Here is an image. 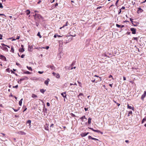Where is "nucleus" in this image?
<instances>
[{
  "label": "nucleus",
  "instance_id": "obj_1",
  "mask_svg": "<svg viewBox=\"0 0 146 146\" xmlns=\"http://www.w3.org/2000/svg\"><path fill=\"white\" fill-rule=\"evenodd\" d=\"M66 92H64L63 93H61V95L64 97V100L65 102V98H67V95L66 94Z\"/></svg>",
  "mask_w": 146,
  "mask_h": 146
},
{
  "label": "nucleus",
  "instance_id": "obj_2",
  "mask_svg": "<svg viewBox=\"0 0 146 146\" xmlns=\"http://www.w3.org/2000/svg\"><path fill=\"white\" fill-rule=\"evenodd\" d=\"M89 129H90L92 130L93 131L95 132H97V133H101V134H103V132H101L100 131L98 130H95L93 128H91V127H89L88 128Z\"/></svg>",
  "mask_w": 146,
  "mask_h": 146
},
{
  "label": "nucleus",
  "instance_id": "obj_3",
  "mask_svg": "<svg viewBox=\"0 0 146 146\" xmlns=\"http://www.w3.org/2000/svg\"><path fill=\"white\" fill-rule=\"evenodd\" d=\"M34 17L35 18H37L39 19H42L43 17L42 16L39 14H35L34 15Z\"/></svg>",
  "mask_w": 146,
  "mask_h": 146
},
{
  "label": "nucleus",
  "instance_id": "obj_4",
  "mask_svg": "<svg viewBox=\"0 0 146 146\" xmlns=\"http://www.w3.org/2000/svg\"><path fill=\"white\" fill-rule=\"evenodd\" d=\"M52 73L53 75L55 76L57 78H60V76L58 73H55L54 72H53Z\"/></svg>",
  "mask_w": 146,
  "mask_h": 146
},
{
  "label": "nucleus",
  "instance_id": "obj_5",
  "mask_svg": "<svg viewBox=\"0 0 146 146\" xmlns=\"http://www.w3.org/2000/svg\"><path fill=\"white\" fill-rule=\"evenodd\" d=\"M130 30L132 31V34H134L136 33V29L134 28H131L130 29Z\"/></svg>",
  "mask_w": 146,
  "mask_h": 146
},
{
  "label": "nucleus",
  "instance_id": "obj_6",
  "mask_svg": "<svg viewBox=\"0 0 146 146\" xmlns=\"http://www.w3.org/2000/svg\"><path fill=\"white\" fill-rule=\"evenodd\" d=\"M146 96V92L145 91L143 94L141 96V99L142 100H143L144 98Z\"/></svg>",
  "mask_w": 146,
  "mask_h": 146
},
{
  "label": "nucleus",
  "instance_id": "obj_7",
  "mask_svg": "<svg viewBox=\"0 0 146 146\" xmlns=\"http://www.w3.org/2000/svg\"><path fill=\"white\" fill-rule=\"evenodd\" d=\"M0 47H1V48L3 50L7 52H8V48L5 46L1 47V46H0Z\"/></svg>",
  "mask_w": 146,
  "mask_h": 146
},
{
  "label": "nucleus",
  "instance_id": "obj_8",
  "mask_svg": "<svg viewBox=\"0 0 146 146\" xmlns=\"http://www.w3.org/2000/svg\"><path fill=\"white\" fill-rule=\"evenodd\" d=\"M29 78L27 76H24L20 79V81H22L25 80H28Z\"/></svg>",
  "mask_w": 146,
  "mask_h": 146
},
{
  "label": "nucleus",
  "instance_id": "obj_9",
  "mask_svg": "<svg viewBox=\"0 0 146 146\" xmlns=\"http://www.w3.org/2000/svg\"><path fill=\"white\" fill-rule=\"evenodd\" d=\"M1 59L2 60L5 61H6V58L4 56L2 55H1L0 56Z\"/></svg>",
  "mask_w": 146,
  "mask_h": 146
},
{
  "label": "nucleus",
  "instance_id": "obj_10",
  "mask_svg": "<svg viewBox=\"0 0 146 146\" xmlns=\"http://www.w3.org/2000/svg\"><path fill=\"white\" fill-rule=\"evenodd\" d=\"M88 133H89L88 132L87 133H82L81 134V137H84L86 136V135H87Z\"/></svg>",
  "mask_w": 146,
  "mask_h": 146
},
{
  "label": "nucleus",
  "instance_id": "obj_11",
  "mask_svg": "<svg viewBox=\"0 0 146 146\" xmlns=\"http://www.w3.org/2000/svg\"><path fill=\"white\" fill-rule=\"evenodd\" d=\"M46 67L48 68H50L52 70L54 69V67L53 66H50L49 65H47L46 66Z\"/></svg>",
  "mask_w": 146,
  "mask_h": 146
},
{
  "label": "nucleus",
  "instance_id": "obj_12",
  "mask_svg": "<svg viewBox=\"0 0 146 146\" xmlns=\"http://www.w3.org/2000/svg\"><path fill=\"white\" fill-rule=\"evenodd\" d=\"M50 80V79L49 78H47V79L44 81V84L46 85H48V82Z\"/></svg>",
  "mask_w": 146,
  "mask_h": 146
},
{
  "label": "nucleus",
  "instance_id": "obj_13",
  "mask_svg": "<svg viewBox=\"0 0 146 146\" xmlns=\"http://www.w3.org/2000/svg\"><path fill=\"white\" fill-rule=\"evenodd\" d=\"M143 10L140 8H139L137 10V12L138 13H140L143 12Z\"/></svg>",
  "mask_w": 146,
  "mask_h": 146
},
{
  "label": "nucleus",
  "instance_id": "obj_14",
  "mask_svg": "<svg viewBox=\"0 0 146 146\" xmlns=\"http://www.w3.org/2000/svg\"><path fill=\"white\" fill-rule=\"evenodd\" d=\"M127 108L129 109H131L133 110H134V108L133 107H131V106H129V104H127Z\"/></svg>",
  "mask_w": 146,
  "mask_h": 146
},
{
  "label": "nucleus",
  "instance_id": "obj_15",
  "mask_svg": "<svg viewBox=\"0 0 146 146\" xmlns=\"http://www.w3.org/2000/svg\"><path fill=\"white\" fill-rule=\"evenodd\" d=\"M80 119H81L82 121H85L84 120V119H87L86 118L85 116V115L81 117L80 118Z\"/></svg>",
  "mask_w": 146,
  "mask_h": 146
},
{
  "label": "nucleus",
  "instance_id": "obj_16",
  "mask_svg": "<svg viewBox=\"0 0 146 146\" xmlns=\"http://www.w3.org/2000/svg\"><path fill=\"white\" fill-rule=\"evenodd\" d=\"M33 49V47L32 46H29L28 48V50L29 51H32Z\"/></svg>",
  "mask_w": 146,
  "mask_h": 146
},
{
  "label": "nucleus",
  "instance_id": "obj_17",
  "mask_svg": "<svg viewBox=\"0 0 146 146\" xmlns=\"http://www.w3.org/2000/svg\"><path fill=\"white\" fill-rule=\"evenodd\" d=\"M130 21H131L132 24L134 26H137V25L136 24H133V23H135V22H133V19H132L131 18H130Z\"/></svg>",
  "mask_w": 146,
  "mask_h": 146
},
{
  "label": "nucleus",
  "instance_id": "obj_18",
  "mask_svg": "<svg viewBox=\"0 0 146 146\" xmlns=\"http://www.w3.org/2000/svg\"><path fill=\"white\" fill-rule=\"evenodd\" d=\"M82 123H81V125H82L83 126H85L87 124V122H86L85 121H82Z\"/></svg>",
  "mask_w": 146,
  "mask_h": 146
},
{
  "label": "nucleus",
  "instance_id": "obj_19",
  "mask_svg": "<svg viewBox=\"0 0 146 146\" xmlns=\"http://www.w3.org/2000/svg\"><path fill=\"white\" fill-rule=\"evenodd\" d=\"M25 50L23 48H20L19 49V51L21 52H23Z\"/></svg>",
  "mask_w": 146,
  "mask_h": 146
},
{
  "label": "nucleus",
  "instance_id": "obj_20",
  "mask_svg": "<svg viewBox=\"0 0 146 146\" xmlns=\"http://www.w3.org/2000/svg\"><path fill=\"white\" fill-rule=\"evenodd\" d=\"M23 100V99L22 98L21 99L20 101L19 102V105L20 106H21L22 104V101Z\"/></svg>",
  "mask_w": 146,
  "mask_h": 146
},
{
  "label": "nucleus",
  "instance_id": "obj_21",
  "mask_svg": "<svg viewBox=\"0 0 146 146\" xmlns=\"http://www.w3.org/2000/svg\"><path fill=\"white\" fill-rule=\"evenodd\" d=\"M46 91V90H44L43 89H40V92L43 94H44V92Z\"/></svg>",
  "mask_w": 146,
  "mask_h": 146
},
{
  "label": "nucleus",
  "instance_id": "obj_22",
  "mask_svg": "<svg viewBox=\"0 0 146 146\" xmlns=\"http://www.w3.org/2000/svg\"><path fill=\"white\" fill-rule=\"evenodd\" d=\"M92 119L91 118L89 117L88 119V124H90L91 123V121Z\"/></svg>",
  "mask_w": 146,
  "mask_h": 146
},
{
  "label": "nucleus",
  "instance_id": "obj_23",
  "mask_svg": "<svg viewBox=\"0 0 146 146\" xmlns=\"http://www.w3.org/2000/svg\"><path fill=\"white\" fill-rule=\"evenodd\" d=\"M31 72L28 71H25L23 72L24 74H31Z\"/></svg>",
  "mask_w": 146,
  "mask_h": 146
},
{
  "label": "nucleus",
  "instance_id": "obj_24",
  "mask_svg": "<svg viewBox=\"0 0 146 146\" xmlns=\"http://www.w3.org/2000/svg\"><path fill=\"white\" fill-rule=\"evenodd\" d=\"M31 121L30 120H28L27 122V124H29V126H30L31 125Z\"/></svg>",
  "mask_w": 146,
  "mask_h": 146
},
{
  "label": "nucleus",
  "instance_id": "obj_25",
  "mask_svg": "<svg viewBox=\"0 0 146 146\" xmlns=\"http://www.w3.org/2000/svg\"><path fill=\"white\" fill-rule=\"evenodd\" d=\"M27 67L29 70L32 71V68L31 67L27 66Z\"/></svg>",
  "mask_w": 146,
  "mask_h": 146
},
{
  "label": "nucleus",
  "instance_id": "obj_26",
  "mask_svg": "<svg viewBox=\"0 0 146 146\" xmlns=\"http://www.w3.org/2000/svg\"><path fill=\"white\" fill-rule=\"evenodd\" d=\"M145 121H146V117H145V118H144L143 119V120H142V121H141V123H143Z\"/></svg>",
  "mask_w": 146,
  "mask_h": 146
},
{
  "label": "nucleus",
  "instance_id": "obj_27",
  "mask_svg": "<svg viewBox=\"0 0 146 146\" xmlns=\"http://www.w3.org/2000/svg\"><path fill=\"white\" fill-rule=\"evenodd\" d=\"M26 12H27L26 13L27 15H29L30 13V11L29 10H27L26 11Z\"/></svg>",
  "mask_w": 146,
  "mask_h": 146
},
{
  "label": "nucleus",
  "instance_id": "obj_28",
  "mask_svg": "<svg viewBox=\"0 0 146 146\" xmlns=\"http://www.w3.org/2000/svg\"><path fill=\"white\" fill-rule=\"evenodd\" d=\"M45 108V106H44V108L43 109V111H44L45 113H46L47 112V109L46 108Z\"/></svg>",
  "mask_w": 146,
  "mask_h": 146
},
{
  "label": "nucleus",
  "instance_id": "obj_29",
  "mask_svg": "<svg viewBox=\"0 0 146 146\" xmlns=\"http://www.w3.org/2000/svg\"><path fill=\"white\" fill-rule=\"evenodd\" d=\"M37 97V96L34 94H33L32 95V97L33 98H36Z\"/></svg>",
  "mask_w": 146,
  "mask_h": 146
},
{
  "label": "nucleus",
  "instance_id": "obj_30",
  "mask_svg": "<svg viewBox=\"0 0 146 146\" xmlns=\"http://www.w3.org/2000/svg\"><path fill=\"white\" fill-rule=\"evenodd\" d=\"M94 77H97L98 78H99L100 79V80H98V81H101L102 80L101 79V78L100 77H99L98 76H97V75H95L94 76Z\"/></svg>",
  "mask_w": 146,
  "mask_h": 146
},
{
  "label": "nucleus",
  "instance_id": "obj_31",
  "mask_svg": "<svg viewBox=\"0 0 146 146\" xmlns=\"http://www.w3.org/2000/svg\"><path fill=\"white\" fill-rule=\"evenodd\" d=\"M70 115L72 117H76V115L74 114H73L72 113H71L70 114Z\"/></svg>",
  "mask_w": 146,
  "mask_h": 146
},
{
  "label": "nucleus",
  "instance_id": "obj_32",
  "mask_svg": "<svg viewBox=\"0 0 146 146\" xmlns=\"http://www.w3.org/2000/svg\"><path fill=\"white\" fill-rule=\"evenodd\" d=\"M11 52H12L13 53H14V48H13V46H12L11 47Z\"/></svg>",
  "mask_w": 146,
  "mask_h": 146
},
{
  "label": "nucleus",
  "instance_id": "obj_33",
  "mask_svg": "<svg viewBox=\"0 0 146 146\" xmlns=\"http://www.w3.org/2000/svg\"><path fill=\"white\" fill-rule=\"evenodd\" d=\"M37 36H39L40 38H41L42 37V36H41L40 32H38L37 34Z\"/></svg>",
  "mask_w": 146,
  "mask_h": 146
},
{
  "label": "nucleus",
  "instance_id": "obj_34",
  "mask_svg": "<svg viewBox=\"0 0 146 146\" xmlns=\"http://www.w3.org/2000/svg\"><path fill=\"white\" fill-rule=\"evenodd\" d=\"M76 63V61H73L72 64H71V66H74L75 64Z\"/></svg>",
  "mask_w": 146,
  "mask_h": 146
},
{
  "label": "nucleus",
  "instance_id": "obj_35",
  "mask_svg": "<svg viewBox=\"0 0 146 146\" xmlns=\"http://www.w3.org/2000/svg\"><path fill=\"white\" fill-rule=\"evenodd\" d=\"M49 48V47L48 46H46V47L45 48L44 47H41V48H46V49H48Z\"/></svg>",
  "mask_w": 146,
  "mask_h": 146
},
{
  "label": "nucleus",
  "instance_id": "obj_36",
  "mask_svg": "<svg viewBox=\"0 0 146 146\" xmlns=\"http://www.w3.org/2000/svg\"><path fill=\"white\" fill-rule=\"evenodd\" d=\"M11 73H13V74H15V75L16 76H18V75H17V74H16V73H15L13 71H12V70H11Z\"/></svg>",
  "mask_w": 146,
  "mask_h": 146
},
{
  "label": "nucleus",
  "instance_id": "obj_37",
  "mask_svg": "<svg viewBox=\"0 0 146 146\" xmlns=\"http://www.w3.org/2000/svg\"><path fill=\"white\" fill-rule=\"evenodd\" d=\"M20 38V36H17V38L15 39H13V40H15L16 39H19Z\"/></svg>",
  "mask_w": 146,
  "mask_h": 146
},
{
  "label": "nucleus",
  "instance_id": "obj_38",
  "mask_svg": "<svg viewBox=\"0 0 146 146\" xmlns=\"http://www.w3.org/2000/svg\"><path fill=\"white\" fill-rule=\"evenodd\" d=\"M83 94L82 93H80L79 94L78 96V97L79 98L80 96H83Z\"/></svg>",
  "mask_w": 146,
  "mask_h": 146
},
{
  "label": "nucleus",
  "instance_id": "obj_39",
  "mask_svg": "<svg viewBox=\"0 0 146 146\" xmlns=\"http://www.w3.org/2000/svg\"><path fill=\"white\" fill-rule=\"evenodd\" d=\"M3 7L2 5V3H0V8L2 9Z\"/></svg>",
  "mask_w": 146,
  "mask_h": 146
},
{
  "label": "nucleus",
  "instance_id": "obj_40",
  "mask_svg": "<svg viewBox=\"0 0 146 146\" xmlns=\"http://www.w3.org/2000/svg\"><path fill=\"white\" fill-rule=\"evenodd\" d=\"M133 39L134 40H136V41H137L138 39L137 37H133Z\"/></svg>",
  "mask_w": 146,
  "mask_h": 146
},
{
  "label": "nucleus",
  "instance_id": "obj_41",
  "mask_svg": "<svg viewBox=\"0 0 146 146\" xmlns=\"http://www.w3.org/2000/svg\"><path fill=\"white\" fill-rule=\"evenodd\" d=\"M116 26L117 27H118V28H120L121 27V25H119L118 24H116Z\"/></svg>",
  "mask_w": 146,
  "mask_h": 146
},
{
  "label": "nucleus",
  "instance_id": "obj_42",
  "mask_svg": "<svg viewBox=\"0 0 146 146\" xmlns=\"http://www.w3.org/2000/svg\"><path fill=\"white\" fill-rule=\"evenodd\" d=\"M119 0H117L116 1V2H115V5L117 6V4L118 2V1H119Z\"/></svg>",
  "mask_w": 146,
  "mask_h": 146
},
{
  "label": "nucleus",
  "instance_id": "obj_43",
  "mask_svg": "<svg viewBox=\"0 0 146 146\" xmlns=\"http://www.w3.org/2000/svg\"><path fill=\"white\" fill-rule=\"evenodd\" d=\"M38 73H39L40 74H42L44 72L43 71H38Z\"/></svg>",
  "mask_w": 146,
  "mask_h": 146
},
{
  "label": "nucleus",
  "instance_id": "obj_44",
  "mask_svg": "<svg viewBox=\"0 0 146 146\" xmlns=\"http://www.w3.org/2000/svg\"><path fill=\"white\" fill-rule=\"evenodd\" d=\"M109 78H112V79H113V80H114V79H113V77L111 75H110L109 76Z\"/></svg>",
  "mask_w": 146,
  "mask_h": 146
},
{
  "label": "nucleus",
  "instance_id": "obj_45",
  "mask_svg": "<svg viewBox=\"0 0 146 146\" xmlns=\"http://www.w3.org/2000/svg\"><path fill=\"white\" fill-rule=\"evenodd\" d=\"M88 138L89 139H92V138H93V137H92L91 136H89L88 137Z\"/></svg>",
  "mask_w": 146,
  "mask_h": 146
},
{
  "label": "nucleus",
  "instance_id": "obj_46",
  "mask_svg": "<svg viewBox=\"0 0 146 146\" xmlns=\"http://www.w3.org/2000/svg\"><path fill=\"white\" fill-rule=\"evenodd\" d=\"M92 139L94 140H97V141L99 140L98 139L95 138H92Z\"/></svg>",
  "mask_w": 146,
  "mask_h": 146
},
{
  "label": "nucleus",
  "instance_id": "obj_47",
  "mask_svg": "<svg viewBox=\"0 0 146 146\" xmlns=\"http://www.w3.org/2000/svg\"><path fill=\"white\" fill-rule=\"evenodd\" d=\"M13 88H17L18 87V85H17L15 86H13Z\"/></svg>",
  "mask_w": 146,
  "mask_h": 146
},
{
  "label": "nucleus",
  "instance_id": "obj_48",
  "mask_svg": "<svg viewBox=\"0 0 146 146\" xmlns=\"http://www.w3.org/2000/svg\"><path fill=\"white\" fill-rule=\"evenodd\" d=\"M3 36L2 35H1L0 34V39L2 40V37Z\"/></svg>",
  "mask_w": 146,
  "mask_h": 146
},
{
  "label": "nucleus",
  "instance_id": "obj_49",
  "mask_svg": "<svg viewBox=\"0 0 146 146\" xmlns=\"http://www.w3.org/2000/svg\"><path fill=\"white\" fill-rule=\"evenodd\" d=\"M84 109L86 111H88V108H84Z\"/></svg>",
  "mask_w": 146,
  "mask_h": 146
},
{
  "label": "nucleus",
  "instance_id": "obj_50",
  "mask_svg": "<svg viewBox=\"0 0 146 146\" xmlns=\"http://www.w3.org/2000/svg\"><path fill=\"white\" fill-rule=\"evenodd\" d=\"M121 9H119V12L118 13L119 15V14L121 13Z\"/></svg>",
  "mask_w": 146,
  "mask_h": 146
},
{
  "label": "nucleus",
  "instance_id": "obj_51",
  "mask_svg": "<svg viewBox=\"0 0 146 146\" xmlns=\"http://www.w3.org/2000/svg\"><path fill=\"white\" fill-rule=\"evenodd\" d=\"M46 104L47 106H50V104L49 102H47L46 103Z\"/></svg>",
  "mask_w": 146,
  "mask_h": 146
},
{
  "label": "nucleus",
  "instance_id": "obj_52",
  "mask_svg": "<svg viewBox=\"0 0 146 146\" xmlns=\"http://www.w3.org/2000/svg\"><path fill=\"white\" fill-rule=\"evenodd\" d=\"M132 113V112L131 111H130L129 112V114H131Z\"/></svg>",
  "mask_w": 146,
  "mask_h": 146
},
{
  "label": "nucleus",
  "instance_id": "obj_53",
  "mask_svg": "<svg viewBox=\"0 0 146 146\" xmlns=\"http://www.w3.org/2000/svg\"><path fill=\"white\" fill-rule=\"evenodd\" d=\"M2 45V47L4 46H6V45L4 44L3 43H1V44Z\"/></svg>",
  "mask_w": 146,
  "mask_h": 146
},
{
  "label": "nucleus",
  "instance_id": "obj_54",
  "mask_svg": "<svg viewBox=\"0 0 146 146\" xmlns=\"http://www.w3.org/2000/svg\"><path fill=\"white\" fill-rule=\"evenodd\" d=\"M25 56V55H24V54H22L21 56V58H24V56Z\"/></svg>",
  "mask_w": 146,
  "mask_h": 146
},
{
  "label": "nucleus",
  "instance_id": "obj_55",
  "mask_svg": "<svg viewBox=\"0 0 146 146\" xmlns=\"http://www.w3.org/2000/svg\"><path fill=\"white\" fill-rule=\"evenodd\" d=\"M67 23H68V22L67 21V22H66V24L64 25V26H63V27H65V26H67V25H67Z\"/></svg>",
  "mask_w": 146,
  "mask_h": 146
},
{
  "label": "nucleus",
  "instance_id": "obj_56",
  "mask_svg": "<svg viewBox=\"0 0 146 146\" xmlns=\"http://www.w3.org/2000/svg\"><path fill=\"white\" fill-rule=\"evenodd\" d=\"M13 110H14V111H15V112H17V111H18L19 110V109H18L17 110V109H13Z\"/></svg>",
  "mask_w": 146,
  "mask_h": 146
},
{
  "label": "nucleus",
  "instance_id": "obj_57",
  "mask_svg": "<svg viewBox=\"0 0 146 146\" xmlns=\"http://www.w3.org/2000/svg\"><path fill=\"white\" fill-rule=\"evenodd\" d=\"M58 5V3H56V4L55 5V7H56Z\"/></svg>",
  "mask_w": 146,
  "mask_h": 146
},
{
  "label": "nucleus",
  "instance_id": "obj_58",
  "mask_svg": "<svg viewBox=\"0 0 146 146\" xmlns=\"http://www.w3.org/2000/svg\"><path fill=\"white\" fill-rule=\"evenodd\" d=\"M95 79H94V80H91V81L93 82H95Z\"/></svg>",
  "mask_w": 146,
  "mask_h": 146
},
{
  "label": "nucleus",
  "instance_id": "obj_59",
  "mask_svg": "<svg viewBox=\"0 0 146 146\" xmlns=\"http://www.w3.org/2000/svg\"><path fill=\"white\" fill-rule=\"evenodd\" d=\"M125 7L123 6L121 9H121H125Z\"/></svg>",
  "mask_w": 146,
  "mask_h": 146
},
{
  "label": "nucleus",
  "instance_id": "obj_60",
  "mask_svg": "<svg viewBox=\"0 0 146 146\" xmlns=\"http://www.w3.org/2000/svg\"><path fill=\"white\" fill-rule=\"evenodd\" d=\"M112 84H109L111 88H112Z\"/></svg>",
  "mask_w": 146,
  "mask_h": 146
},
{
  "label": "nucleus",
  "instance_id": "obj_61",
  "mask_svg": "<svg viewBox=\"0 0 146 146\" xmlns=\"http://www.w3.org/2000/svg\"><path fill=\"white\" fill-rule=\"evenodd\" d=\"M104 56H105L106 57H108V56H107V55L106 53H104Z\"/></svg>",
  "mask_w": 146,
  "mask_h": 146
},
{
  "label": "nucleus",
  "instance_id": "obj_62",
  "mask_svg": "<svg viewBox=\"0 0 146 146\" xmlns=\"http://www.w3.org/2000/svg\"><path fill=\"white\" fill-rule=\"evenodd\" d=\"M45 129L46 130H48V127H45Z\"/></svg>",
  "mask_w": 146,
  "mask_h": 146
},
{
  "label": "nucleus",
  "instance_id": "obj_63",
  "mask_svg": "<svg viewBox=\"0 0 146 146\" xmlns=\"http://www.w3.org/2000/svg\"><path fill=\"white\" fill-rule=\"evenodd\" d=\"M41 2V1L40 0H39V1L37 3L39 4Z\"/></svg>",
  "mask_w": 146,
  "mask_h": 146
},
{
  "label": "nucleus",
  "instance_id": "obj_64",
  "mask_svg": "<svg viewBox=\"0 0 146 146\" xmlns=\"http://www.w3.org/2000/svg\"><path fill=\"white\" fill-rule=\"evenodd\" d=\"M58 35H57L56 34H55L54 35V38H56V36H57Z\"/></svg>",
  "mask_w": 146,
  "mask_h": 146
}]
</instances>
